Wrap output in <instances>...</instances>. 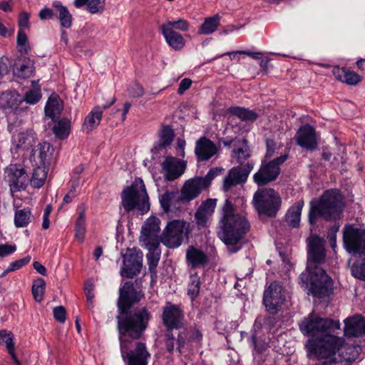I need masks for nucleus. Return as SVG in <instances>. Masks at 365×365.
<instances>
[{
	"label": "nucleus",
	"instance_id": "a878e982",
	"mask_svg": "<svg viewBox=\"0 0 365 365\" xmlns=\"http://www.w3.org/2000/svg\"><path fill=\"white\" fill-rule=\"evenodd\" d=\"M197 177L187 180L181 188L182 198L187 202L199 196L203 189H205Z\"/></svg>",
	"mask_w": 365,
	"mask_h": 365
},
{
	"label": "nucleus",
	"instance_id": "680f3d73",
	"mask_svg": "<svg viewBox=\"0 0 365 365\" xmlns=\"http://www.w3.org/2000/svg\"><path fill=\"white\" fill-rule=\"evenodd\" d=\"M54 319L59 323H64L66 321V311L64 307L57 306L53 310Z\"/></svg>",
	"mask_w": 365,
	"mask_h": 365
},
{
	"label": "nucleus",
	"instance_id": "c9c22d12",
	"mask_svg": "<svg viewBox=\"0 0 365 365\" xmlns=\"http://www.w3.org/2000/svg\"><path fill=\"white\" fill-rule=\"evenodd\" d=\"M61 110L62 106L59 102L58 96H51L45 106L46 115L50 117L52 120H54L55 118H58Z\"/></svg>",
	"mask_w": 365,
	"mask_h": 365
},
{
	"label": "nucleus",
	"instance_id": "e433bc0d",
	"mask_svg": "<svg viewBox=\"0 0 365 365\" xmlns=\"http://www.w3.org/2000/svg\"><path fill=\"white\" fill-rule=\"evenodd\" d=\"M220 20V16L217 14L206 18L203 24L199 27L198 34L208 35L212 34L219 26Z\"/></svg>",
	"mask_w": 365,
	"mask_h": 365
},
{
	"label": "nucleus",
	"instance_id": "5fc2aeb1",
	"mask_svg": "<svg viewBox=\"0 0 365 365\" xmlns=\"http://www.w3.org/2000/svg\"><path fill=\"white\" fill-rule=\"evenodd\" d=\"M106 0H90L87 11L91 14L101 13L105 9Z\"/></svg>",
	"mask_w": 365,
	"mask_h": 365
},
{
	"label": "nucleus",
	"instance_id": "69168bd1",
	"mask_svg": "<svg viewBox=\"0 0 365 365\" xmlns=\"http://www.w3.org/2000/svg\"><path fill=\"white\" fill-rule=\"evenodd\" d=\"M16 250V245H11L8 244L0 245V257L8 256Z\"/></svg>",
	"mask_w": 365,
	"mask_h": 365
},
{
	"label": "nucleus",
	"instance_id": "4c0bfd02",
	"mask_svg": "<svg viewBox=\"0 0 365 365\" xmlns=\"http://www.w3.org/2000/svg\"><path fill=\"white\" fill-rule=\"evenodd\" d=\"M34 70V61L24 57V63L14 70V74L19 78L26 79L33 75Z\"/></svg>",
	"mask_w": 365,
	"mask_h": 365
},
{
	"label": "nucleus",
	"instance_id": "37998d69",
	"mask_svg": "<svg viewBox=\"0 0 365 365\" xmlns=\"http://www.w3.org/2000/svg\"><path fill=\"white\" fill-rule=\"evenodd\" d=\"M75 231L76 238L81 242H83L84 241L86 233V212L84 208H83L78 214V217L76 222Z\"/></svg>",
	"mask_w": 365,
	"mask_h": 365
},
{
	"label": "nucleus",
	"instance_id": "9b49d317",
	"mask_svg": "<svg viewBox=\"0 0 365 365\" xmlns=\"http://www.w3.org/2000/svg\"><path fill=\"white\" fill-rule=\"evenodd\" d=\"M345 250L353 256H365V230L346 225L343 231Z\"/></svg>",
	"mask_w": 365,
	"mask_h": 365
},
{
	"label": "nucleus",
	"instance_id": "0e129e2a",
	"mask_svg": "<svg viewBox=\"0 0 365 365\" xmlns=\"http://www.w3.org/2000/svg\"><path fill=\"white\" fill-rule=\"evenodd\" d=\"M31 259L30 256H26L11 262L9 265L10 270L15 271L21 268L23 266L27 264L31 261Z\"/></svg>",
	"mask_w": 365,
	"mask_h": 365
},
{
	"label": "nucleus",
	"instance_id": "6e6552de",
	"mask_svg": "<svg viewBox=\"0 0 365 365\" xmlns=\"http://www.w3.org/2000/svg\"><path fill=\"white\" fill-rule=\"evenodd\" d=\"M324 337L311 345L309 353L311 356L318 360L324 359L322 365H332L334 364L333 359L337 354L339 347V339L331 334L324 335Z\"/></svg>",
	"mask_w": 365,
	"mask_h": 365
},
{
	"label": "nucleus",
	"instance_id": "412c9836",
	"mask_svg": "<svg viewBox=\"0 0 365 365\" xmlns=\"http://www.w3.org/2000/svg\"><path fill=\"white\" fill-rule=\"evenodd\" d=\"M217 151L216 145L206 137H202L196 142L195 153L198 162L210 159Z\"/></svg>",
	"mask_w": 365,
	"mask_h": 365
},
{
	"label": "nucleus",
	"instance_id": "f257e3e1",
	"mask_svg": "<svg viewBox=\"0 0 365 365\" xmlns=\"http://www.w3.org/2000/svg\"><path fill=\"white\" fill-rule=\"evenodd\" d=\"M143 297V292L138 289L132 282H126L120 287L117 301L118 314L116 316L119 334L128 336L133 340L143 338L152 314L147 307L133 309L132 307Z\"/></svg>",
	"mask_w": 365,
	"mask_h": 365
},
{
	"label": "nucleus",
	"instance_id": "774afa93",
	"mask_svg": "<svg viewBox=\"0 0 365 365\" xmlns=\"http://www.w3.org/2000/svg\"><path fill=\"white\" fill-rule=\"evenodd\" d=\"M192 81L190 78H186L182 79L179 84L178 93L179 95H182L185 91H187V89L190 88V87L192 85Z\"/></svg>",
	"mask_w": 365,
	"mask_h": 365
},
{
	"label": "nucleus",
	"instance_id": "5701e85b",
	"mask_svg": "<svg viewBox=\"0 0 365 365\" xmlns=\"http://www.w3.org/2000/svg\"><path fill=\"white\" fill-rule=\"evenodd\" d=\"M186 262L192 269L203 268L208 264L209 258L202 250L190 245L186 252Z\"/></svg>",
	"mask_w": 365,
	"mask_h": 365
},
{
	"label": "nucleus",
	"instance_id": "58836bf2",
	"mask_svg": "<svg viewBox=\"0 0 365 365\" xmlns=\"http://www.w3.org/2000/svg\"><path fill=\"white\" fill-rule=\"evenodd\" d=\"M53 6L58 13L57 18L61 23V26L65 29H69L72 25V15L67 7L61 4H55Z\"/></svg>",
	"mask_w": 365,
	"mask_h": 365
},
{
	"label": "nucleus",
	"instance_id": "c85d7f7f",
	"mask_svg": "<svg viewBox=\"0 0 365 365\" xmlns=\"http://www.w3.org/2000/svg\"><path fill=\"white\" fill-rule=\"evenodd\" d=\"M358 353L354 347L348 346L344 349H338L337 354L334 357V364L342 365L351 364L356 361Z\"/></svg>",
	"mask_w": 365,
	"mask_h": 365
},
{
	"label": "nucleus",
	"instance_id": "1a4fd4ad",
	"mask_svg": "<svg viewBox=\"0 0 365 365\" xmlns=\"http://www.w3.org/2000/svg\"><path fill=\"white\" fill-rule=\"evenodd\" d=\"M189 227L190 224L185 220H174L168 222L163 232L161 242L169 248L179 247L185 237L188 240L190 233Z\"/></svg>",
	"mask_w": 365,
	"mask_h": 365
},
{
	"label": "nucleus",
	"instance_id": "338daca9",
	"mask_svg": "<svg viewBox=\"0 0 365 365\" xmlns=\"http://www.w3.org/2000/svg\"><path fill=\"white\" fill-rule=\"evenodd\" d=\"M252 344L254 346L255 350L258 353H262L267 348L264 342L258 341L255 333L252 335Z\"/></svg>",
	"mask_w": 365,
	"mask_h": 365
},
{
	"label": "nucleus",
	"instance_id": "ddd939ff",
	"mask_svg": "<svg viewBox=\"0 0 365 365\" xmlns=\"http://www.w3.org/2000/svg\"><path fill=\"white\" fill-rule=\"evenodd\" d=\"M184 313L180 308L171 302H167L162 313V321L165 327V335L173 336V331H178L183 327Z\"/></svg>",
	"mask_w": 365,
	"mask_h": 365
},
{
	"label": "nucleus",
	"instance_id": "e2e57ef3",
	"mask_svg": "<svg viewBox=\"0 0 365 365\" xmlns=\"http://www.w3.org/2000/svg\"><path fill=\"white\" fill-rule=\"evenodd\" d=\"M181 192L178 191H171V199H172V203L173 206L175 208H178L180 206L181 204L187 203L185 202V200L182 198Z\"/></svg>",
	"mask_w": 365,
	"mask_h": 365
},
{
	"label": "nucleus",
	"instance_id": "79ce46f5",
	"mask_svg": "<svg viewBox=\"0 0 365 365\" xmlns=\"http://www.w3.org/2000/svg\"><path fill=\"white\" fill-rule=\"evenodd\" d=\"M182 334L183 333L181 331H178L177 333L173 331V336L172 339L165 335V344L168 351L170 353L173 351L175 347V341H176L178 345L177 349L180 351V349L184 347L185 344V336H183Z\"/></svg>",
	"mask_w": 365,
	"mask_h": 365
},
{
	"label": "nucleus",
	"instance_id": "f03ea898",
	"mask_svg": "<svg viewBox=\"0 0 365 365\" xmlns=\"http://www.w3.org/2000/svg\"><path fill=\"white\" fill-rule=\"evenodd\" d=\"M307 241V268L300 274V281L314 297H329L333 292L334 283L327 272L321 267L326 258L324 242L317 235H312Z\"/></svg>",
	"mask_w": 365,
	"mask_h": 365
},
{
	"label": "nucleus",
	"instance_id": "603ef678",
	"mask_svg": "<svg viewBox=\"0 0 365 365\" xmlns=\"http://www.w3.org/2000/svg\"><path fill=\"white\" fill-rule=\"evenodd\" d=\"M160 252H148L147 254L148 269L150 273H156V267L160 260Z\"/></svg>",
	"mask_w": 365,
	"mask_h": 365
},
{
	"label": "nucleus",
	"instance_id": "dca6fc26",
	"mask_svg": "<svg viewBox=\"0 0 365 365\" xmlns=\"http://www.w3.org/2000/svg\"><path fill=\"white\" fill-rule=\"evenodd\" d=\"M6 180L9 182L11 192L25 190L29 181V175L19 164L11 165L6 170Z\"/></svg>",
	"mask_w": 365,
	"mask_h": 365
},
{
	"label": "nucleus",
	"instance_id": "052dcab7",
	"mask_svg": "<svg viewBox=\"0 0 365 365\" xmlns=\"http://www.w3.org/2000/svg\"><path fill=\"white\" fill-rule=\"evenodd\" d=\"M144 93L143 87L139 83H134L128 88V94L130 97L139 98Z\"/></svg>",
	"mask_w": 365,
	"mask_h": 365
},
{
	"label": "nucleus",
	"instance_id": "a18cd8bd",
	"mask_svg": "<svg viewBox=\"0 0 365 365\" xmlns=\"http://www.w3.org/2000/svg\"><path fill=\"white\" fill-rule=\"evenodd\" d=\"M35 151L38 152L39 163L41 165L45 166L46 163H48L49 155L51 154V150H53L52 145L47 142H44L39 143Z\"/></svg>",
	"mask_w": 365,
	"mask_h": 365
},
{
	"label": "nucleus",
	"instance_id": "f8f14e48",
	"mask_svg": "<svg viewBox=\"0 0 365 365\" xmlns=\"http://www.w3.org/2000/svg\"><path fill=\"white\" fill-rule=\"evenodd\" d=\"M120 335V344L122 357L124 360L128 361V365H147L148 359L150 357V354L146 349V346L143 342H135V348L130 349L133 341L124 339L125 335Z\"/></svg>",
	"mask_w": 365,
	"mask_h": 365
},
{
	"label": "nucleus",
	"instance_id": "864d4df0",
	"mask_svg": "<svg viewBox=\"0 0 365 365\" xmlns=\"http://www.w3.org/2000/svg\"><path fill=\"white\" fill-rule=\"evenodd\" d=\"M222 169L220 168H212L209 170V172L207 173V175L202 178V177H197L202 185L205 188L208 187L210 184L211 181L217 176L221 172Z\"/></svg>",
	"mask_w": 365,
	"mask_h": 365
},
{
	"label": "nucleus",
	"instance_id": "72a5a7b5",
	"mask_svg": "<svg viewBox=\"0 0 365 365\" xmlns=\"http://www.w3.org/2000/svg\"><path fill=\"white\" fill-rule=\"evenodd\" d=\"M160 220L156 217H149L144 226L142 227L141 233L145 237L148 238L155 237L160 232Z\"/></svg>",
	"mask_w": 365,
	"mask_h": 365
},
{
	"label": "nucleus",
	"instance_id": "423d86ee",
	"mask_svg": "<svg viewBox=\"0 0 365 365\" xmlns=\"http://www.w3.org/2000/svg\"><path fill=\"white\" fill-rule=\"evenodd\" d=\"M252 205L259 215L274 218L280 210L282 199L272 188H259L253 195Z\"/></svg>",
	"mask_w": 365,
	"mask_h": 365
},
{
	"label": "nucleus",
	"instance_id": "c03bdc74",
	"mask_svg": "<svg viewBox=\"0 0 365 365\" xmlns=\"http://www.w3.org/2000/svg\"><path fill=\"white\" fill-rule=\"evenodd\" d=\"M31 215V211L28 208L17 210L14 216L15 226L16 227H26L30 222Z\"/></svg>",
	"mask_w": 365,
	"mask_h": 365
},
{
	"label": "nucleus",
	"instance_id": "6e6d98bb",
	"mask_svg": "<svg viewBox=\"0 0 365 365\" xmlns=\"http://www.w3.org/2000/svg\"><path fill=\"white\" fill-rule=\"evenodd\" d=\"M41 97V90L33 89L27 91L25 96L22 98V101H26L30 104H34L37 103Z\"/></svg>",
	"mask_w": 365,
	"mask_h": 365
},
{
	"label": "nucleus",
	"instance_id": "20e7f679",
	"mask_svg": "<svg viewBox=\"0 0 365 365\" xmlns=\"http://www.w3.org/2000/svg\"><path fill=\"white\" fill-rule=\"evenodd\" d=\"M345 205L344 195L338 189L327 190L319 197L313 198L309 202L308 213L311 230L317 227L321 220L334 222L340 220Z\"/></svg>",
	"mask_w": 365,
	"mask_h": 365
},
{
	"label": "nucleus",
	"instance_id": "4468645a",
	"mask_svg": "<svg viewBox=\"0 0 365 365\" xmlns=\"http://www.w3.org/2000/svg\"><path fill=\"white\" fill-rule=\"evenodd\" d=\"M123 256V267L120 271L122 277L133 278L138 275L143 266V253L136 248H127Z\"/></svg>",
	"mask_w": 365,
	"mask_h": 365
},
{
	"label": "nucleus",
	"instance_id": "cd10ccee",
	"mask_svg": "<svg viewBox=\"0 0 365 365\" xmlns=\"http://www.w3.org/2000/svg\"><path fill=\"white\" fill-rule=\"evenodd\" d=\"M333 73L336 79L351 86H355L362 80V77L361 76L354 71L346 69V68H334Z\"/></svg>",
	"mask_w": 365,
	"mask_h": 365
},
{
	"label": "nucleus",
	"instance_id": "39448f33",
	"mask_svg": "<svg viewBox=\"0 0 365 365\" xmlns=\"http://www.w3.org/2000/svg\"><path fill=\"white\" fill-rule=\"evenodd\" d=\"M121 198L122 205L127 212L137 208L143 213L150 209L149 197L140 178L135 179L130 186L123 189Z\"/></svg>",
	"mask_w": 365,
	"mask_h": 365
},
{
	"label": "nucleus",
	"instance_id": "473e14b6",
	"mask_svg": "<svg viewBox=\"0 0 365 365\" xmlns=\"http://www.w3.org/2000/svg\"><path fill=\"white\" fill-rule=\"evenodd\" d=\"M229 113L237 116L242 121H255L259 114L252 110L239 106H231L227 109Z\"/></svg>",
	"mask_w": 365,
	"mask_h": 365
},
{
	"label": "nucleus",
	"instance_id": "4d7b16f0",
	"mask_svg": "<svg viewBox=\"0 0 365 365\" xmlns=\"http://www.w3.org/2000/svg\"><path fill=\"white\" fill-rule=\"evenodd\" d=\"M339 224L335 222L327 231V237L332 248H334L336 245V233L339 232Z\"/></svg>",
	"mask_w": 365,
	"mask_h": 365
},
{
	"label": "nucleus",
	"instance_id": "ea45409f",
	"mask_svg": "<svg viewBox=\"0 0 365 365\" xmlns=\"http://www.w3.org/2000/svg\"><path fill=\"white\" fill-rule=\"evenodd\" d=\"M71 122L66 118L58 120L53 128V132L55 135L61 140L68 138L70 133Z\"/></svg>",
	"mask_w": 365,
	"mask_h": 365
},
{
	"label": "nucleus",
	"instance_id": "bf43d9fd",
	"mask_svg": "<svg viewBox=\"0 0 365 365\" xmlns=\"http://www.w3.org/2000/svg\"><path fill=\"white\" fill-rule=\"evenodd\" d=\"M13 143L16 148L29 145L30 144L29 135L24 133H19L16 136L13 137Z\"/></svg>",
	"mask_w": 365,
	"mask_h": 365
},
{
	"label": "nucleus",
	"instance_id": "6ab92c4d",
	"mask_svg": "<svg viewBox=\"0 0 365 365\" xmlns=\"http://www.w3.org/2000/svg\"><path fill=\"white\" fill-rule=\"evenodd\" d=\"M344 335L347 337H361L365 335V318L354 315L344 320Z\"/></svg>",
	"mask_w": 365,
	"mask_h": 365
},
{
	"label": "nucleus",
	"instance_id": "09e8293b",
	"mask_svg": "<svg viewBox=\"0 0 365 365\" xmlns=\"http://www.w3.org/2000/svg\"><path fill=\"white\" fill-rule=\"evenodd\" d=\"M200 279L199 276L197 274H192L187 289V294L190 296L192 299H195L197 297L200 292Z\"/></svg>",
	"mask_w": 365,
	"mask_h": 365
},
{
	"label": "nucleus",
	"instance_id": "3c124183",
	"mask_svg": "<svg viewBox=\"0 0 365 365\" xmlns=\"http://www.w3.org/2000/svg\"><path fill=\"white\" fill-rule=\"evenodd\" d=\"M351 272L355 278L365 281V258L360 263H354L351 267Z\"/></svg>",
	"mask_w": 365,
	"mask_h": 365
},
{
	"label": "nucleus",
	"instance_id": "de8ad7c7",
	"mask_svg": "<svg viewBox=\"0 0 365 365\" xmlns=\"http://www.w3.org/2000/svg\"><path fill=\"white\" fill-rule=\"evenodd\" d=\"M17 48L21 54H27L30 50L28 37L21 29L19 30L17 34Z\"/></svg>",
	"mask_w": 365,
	"mask_h": 365
},
{
	"label": "nucleus",
	"instance_id": "0eeeda50",
	"mask_svg": "<svg viewBox=\"0 0 365 365\" xmlns=\"http://www.w3.org/2000/svg\"><path fill=\"white\" fill-rule=\"evenodd\" d=\"M301 332L305 336H314L318 333L323 335L334 333L340 329V323L329 318L317 317L311 313L299 323Z\"/></svg>",
	"mask_w": 365,
	"mask_h": 365
},
{
	"label": "nucleus",
	"instance_id": "7c9ffc66",
	"mask_svg": "<svg viewBox=\"0 0 365 365\" xmlns=\"http://www.w3.org/2000/svg\"><path fill=\"white\" fill-rule=\"evenodd\" d=\"M14 336L11 331L6 329L0 330V345L5 344L8 352L12 358L14 365H21L16 355L14 352Z\"/></svg>",
	"mask_w": 365,
	"mask_h": 365
},
{
	"label": "nucleus",
	"instance_id": "aec40b11",
	"mask_svg": "<svg viewBox=\"0 0 365 365\" xmlns=\"http://www.w3.org/2000/svg\"><path fill=\"white\" fill-rule=\"evenodd\" d=\"M162 168L165 173V180L172 181L178 178L185 172L186 165L182 160L173 157H167L162 163Z\"/></svg>",
	"mask_w": 365,
	"mask_h": 365
},
{
	"label": "nucleus",
	"instance_id": "7ed1b4c3",
	"mask_svg": "<svg viewBox=\"0 0 365 365\" xmlns=\"http://www.w3.org/2000/svg\"><path fill=\"white\" fill-rule=\"evenodd\" d=\"M235 211L232 203L227 199L222 207V216L217 232L219 238L227 246L230 253H235L242 247V240L250 229L247 220Z\"/></svg>",
	"mask_w": 365,
	"mask_h": 365
},
{
	"label": "nucleus",
	"instance_id": "2f4dec72",
	"mask_svg": "<svg viewBox=\"0 0 365 365\" xmlns=\"http://www.w3.org/2000/svg\"><path fill=\"white\" fill-rule=\"evenodd\" d=\"M166 42L173 49L178 51L182 49L185 46V39L182 36L174 30L161 29Z\"/></svg>",
	"mask_w": 365,
	"mask_h": 365
},
{
	"label": "nucleus",
	"instance_id": "2eb2a0df",
	"mask_svg": "<svg viewBox=\"0 0 365 365\" xmlns=\"http://www.w3.org/2000/svg\"><path fill=\"white\" fill-rule=\"evenodd\" d=\"M285 301V294L282 285L277 282H272L264 292L263 303L272 314H277Z\"/></svg>",
	"mask_w": 365,
	"mask_h": 365
},
{
	"label": "nucleus",
	"instance_id": "8fccbe9b",
	"mask_svg": "<svg viewBox=\"0 0 365 365\" xmlns=\"http://www.w3.org/2000/svg\"><path fill=\"white\" fill-rule=\"evenodd\" d=\"M174 28L182 31H186L189 29V23L185 19H180L174 21H168L160 26V29L170 30H174Z\"/></svg>",
	"mask_w": 365,
	"mask_h": 365
},
{
	"label": "nucleus",
	"instance_id": "bb28decb",
	"mask_svg": "<svg viewBox=\"0 0 365 365\" xmlns=\"http://www.w3.org/2000/svg\"><path fill=\"white\" fill-rule=\"evenodd\" d=\"M22 102V97L16 91H6L0 96V110L10 113L17 109Z\"/></svg>",
	"mask_w": 365,
	"mask_h": 365
},
{
	"label": "nucleus",
	"instance_id": "49530a36",
	"mask_svg": "<svg viewBox=\"0 0 365 365\" xmlns=\"http://www.w3.org/2000/svg\"><path fill=\"white\" fill-rule=\"evenodd\" d=\"M46 289V282L43 278H38L33 282L32 294L36 302H41Z\"/></svg>",
	"mask_w": 365,
	"mask_h": 365
},
{
	"label": "nucleus",
	"instance_id": "f3484780",
	"mask_svg": "<svg viewBox=\"0 0 365 365\" xmlns=\"http://www.w3.org/2000/svg\"><path fill=\"white\" fill-rule=\"evenodd\" d=\"M254 168L252 161L248 162L244 167L237 166L232 168L223 182V189L228 191L232 186L246 182L249 174Z\"/></svg>",
	"mask_w": 365,
	"mask_h": 365
},
{
	"label": "nucleus",
	"instance_id": "c756f323",
	"mask_svg": "<svg viewBox=\"0 0 365 365\" xmlns=\"http://www.w3.org/2000/svg\"><path fill=\"white\" fill-rule=\"evenodd\" d=\"M303 206L304 201L301 200L296 202L294 206L288 210L285 215V221L289 226L292 227H299L300 217Z\"/></svg>",
	"mask_w": 365,
	"mask_h": 365
},
{
	"label": "nucleus",
	"instance_id": "b1692460",
	"mask_svg": "<svg viewBox=\"0 0 365 365\" xmlns=\"http://www.w3.org/2000/svg\"><path fill=\"white\" fill-rule=\"evenodd\" d=\"M159 140L151 150L153 154L158 155L163 149L170 146L175 138V132L170 125H162L158 132Z\"/></svg>",
	"mask_w": 365,
	"mask_h": 365
},
{
	"label": "nucleus",
	"instance_id": "a211bd4d",
	"mask_svg": "<svg viewBox=\"0 0 365 365\" xmlns=\"http://www.w3.org/2000/svg\"><path fill=\"white\" fill-rule=\"evenodd\" d=\"M295 138L297 145L308 150H314L318 146L316 131L309 124L301 126L296 134Z\"/></svg>",
	"mask_w": 365,
	"mask_h": 365
},
{
	"label": "nucleus",
	"instance_id": "393cba45",
	"mask_svg": "<svg viewBox=\"0 0 365 365\" xmlns=\"http://www.w3.org/2000/svg\"><path fill=\"white\" fill-rule=\"evenodd\" d=\"M115 101V97H113L108 104L103 105L102 107L96 106L89 113L83 123V126L87 130V132L93 130L99 125L102 119L103 110L108 108Z\"/></svg>",
	"mask_w": 365,
	"mask_h": 365
},
{
	"label": "nucleus",
	"instance_id": "13d9d810",
	"mask_svg": "<svg viewBox=\"0 0 365 365\" xmlns=\"http://www.w3.org/2000/svg\"><path fill=\"white\" fill-rule=\"evenodd\" d=\"M160 202L163 210L165 212H168L170 207L173 206L171 199V191H165L160 197Z\"/></svg>",
	"mask_w": 365,
	"mask_h": 365
},
{
	"label": "nucleus",
	"instance_id": "a19ab883",
	"mask_svg": "<svg viewBox=\"0 0 365 365\" xmlns=\"http://www.w3.org/2000/svg\"><path fill=\"white\" fill-rule=\"evenodd\" d=\"M47 177V173L45 170V166H38L34 169L31 178L30 179L31 185L34 188L41 187Z\"/></svg>",
	"mask_w": 365,
	"mask_h": 365
},
{
	"label": "nucleus",
	"instance_id": "4be33fe9",
	"mask_svg": "<svg viewBox=\"0 0 365 365\" xmlns=\"http://www.w3.org/2000/svg\"><path fill=\"white\" fill-rule=\"evenodd\" d=\"M216 203V199H207L201 203L195 214V218L198 227H207V220L213 214Z\"/></svg>",
	"mask_w": 365,
	"mask_h": 365
},
{
	"label": "nucleus",
	"instance_id": "9d476101",
	"mask_svg": "<svg viewBox=\"0 0 365 365\" xmlns=\"http://www.w3.org/2000/svg\"><path fill=\"white\" fill-rule=\"evenodd\" d=\"M287 158L288 155H282L270 161L263 160L259 170L253 175V181L259 187H263L276 180L281 173L279 166Z\"/></svg>",
	"mask_w": 365,
	"mask_h": 365
},
{
	"label": "nucleus",
	"instance_id": "f704fd0d",
	"mask_svg": "<svg viewBox=\"0 0 365 365\" xmlns=\"http://www.w3.org/2000/svg\"><path fill=\"white\" fill-rule=\"evenodd\" d=\"M232 155L237 159V162L240 165L251 156V150L248 145V141L246 138H242L238 146L234 148Z\"/></svg>",
	"mask_w": 365,
	"mask_h": 365
}]
</instances>
